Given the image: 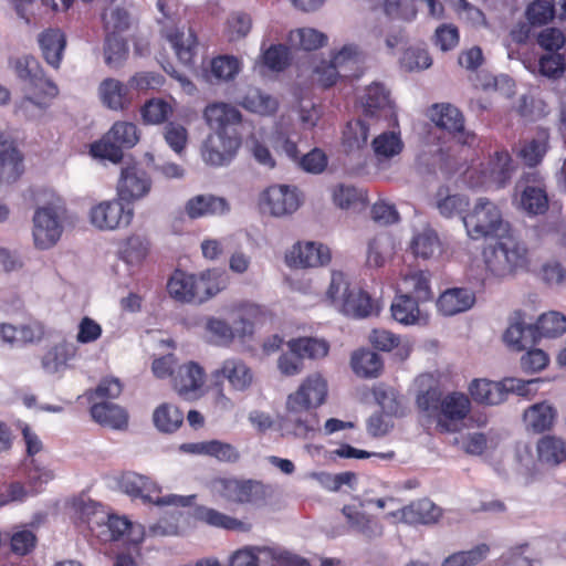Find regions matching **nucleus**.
<instances>
[{"label":"nucleus","mask_w":566,"mask_h":566,"mask_svg":"<svg viewBox=\"0 0 566 566\" xmlns=\"http://www.w3.org/2000/svg\"><path fill=\"white\" fill-rule=\"evenodd\" d=\"M326 379L318 373L308 375L297 389L286 397L281 428L297 438H313L321 431L316 412L327 397Z\"/></svg>","instance_id":"1"},{"label":"nucleus","mask_w":566,"mask_h":566,"mask_svg":"<svg viewBox=\"0 0 566 566\" xmlns=\"http://www.w3.org/2000/svg\"><path fill=\"white\" fill-rule=\"evenodd\" d=\"M486 270L497 277L513 276L530 270L532 260L526 244L513 237H505L483 251Z\"/></svg>","instance_id":"2"},{"label":"nucleus","mask_w":566,"mask_h":566,"mask_svg":"<svg viewBox=\"0 0 566 566\" xmlns=\"http://www.w3.org/2000/svg\"><path fill=\"white\" fill-rule=\"evenodd\" d=\"M120 490L134 499H140L144 503H153L157 506H191L195 495L182 496L176 494H167L164 496L154 495L160 492V488L148 476L129 471L123 473L119 479Z\"/></svg>","instance_id":"3"},{"label":"nucleus","mask_w":566,"mask_h":566,"mask_svg":"<svg viewBox=\"0 0 566 566\" xmlns=\"http://www.w3.org/2000/svg\"><path fill=\"white\" fill-rule=\"evenodd\" d=\"M468 235L473 240L495 237L507 231L500 208L488 198H479L463 218Z\"/></svg>","instance_id":"4"},{"label":"nucleus","mask_w":566,"mask_h":566,"mask_svg":"<svg viewBox=\"0 0 566 566\" xmlns=\"http://www.w3.org/2000/svg\"><path fill=\"white\" fill-rule=\"evenodd\" d=\"M139 140L138 128L130 122H116L103 138L91 147L93 156L118 163L123 149L134 147Z\"/></svg>","instance_id":"5"},{"label":"nucleus","mask_w":566,"mask_h":566,"mask_svg":"<svg viewBox=\"0 0 566 566\" xmlns=\"http://www.w3.org/2000/svg\"><path fill=\"white\" fill-rule=\"evenodd\" d=\"M214 495L226 502L234 504L258 505L268 496L265 485L254 480H239L234 478H219L211 482Z\"/></svg>","instance_id":"6"},{"label":"nucleus","mask_w":566,"mask_h":566,"mask_svg":"<svg viewBox=\"0 0 566 566\" xmlns=\"http://www.w3.org/2000/svg\"><path fill=\"white\" fill-rule=\"evenodd\" d=\"M535 381L534 379L523 381L516 378H505L502 381L474 379L469 390L472 398L479 403L499 405L506 399L510 392L525 396L527 394V387Z\"/></svg>","instance_id":"7"},{"label":"nucleus","mask_w":566,"mask_h":566,"mask_svg":"<svg viewBox=\"0 0 566 566\" xmlns=\"http://www.w3.org/2000/svg\"><path fill=\"white\" fill-rule=\"evenodd\" d=\"M64 208L60 203H50L35 210L33 216V240L36 248L45 250L56 244L63 227Z\"/></svg>","instance_id":"8"},{"label":"nucleus","mask_w":566,"mask_h":566,"mask_svg":"<svg viewBox=\"0 0 566 566\" xmlns=\"http://www.w3.org/2000/svg\"><path fill=\"white\" fill-rule=\"evenodd\" d=\"M302 205L298 189L287 185H272L259 198L261 211L282 218L293 214Z\"/></svg>","instance_id":"9"},{"label":"nucleus","mask_w":566,"mask_h":566,"mask_svg":"<svg viewBox=\"0 0 566 566\" xmlns=\"http://www.w3.org/2000/svg\"><path fill=\"white\" fill-rule=\"evenodd\" d=\"M9 67L13 70L17 77L24 83V91L30 93L40 92L44 95L56 96L57 87L46 78L39 61L31 55H21L9 60Z\"/></svg>","instance_id":"10"},{"label":"nucleus","mask_w":566,"mask_h":566,"mask_svg":"<svg viewBox=\"0 0 566 566\" xmlns=\"http://www.w3.org/2000/svg\"><path fill=\"white\" fill-rule=\"evenodd\" d=\"M134 216L132 208H126L123 199L102 201L90 210V221L102 231H114L130 224Z\"/></svg>","instance_id":"11"},{"label":"nucleus","mask_w":566,"mask_h":566,"mask_svg":"<svg viewBox=\"0 0 566 566\" xmlns=\"http://www.w3.org/2000/svg\"><path fill=\"white\" fill-rule=\"evenodd\" d=\"M202 326L208 342L218 346H228L235 337H244L252 333V324L242 315L234 318L232 324L219 317L208 316L205 317Z\"/></svg>","instance_id":"12"},{"label":"nucleus","mask_w":566,"mask_h":566,"mask_svg":"<svg viewBox=\"0 0 566 566\" xmlns=\"http://www.w3.org/2000/svg\"><path fill=\"white\" fill-rule=\"evenodd\" d=\"M240 145L239 134H210L201 147V156L207 165L226 166L233 160Z\"/></svg>","instance_id":"13"},{"label":"nucleus","mask_w":566,"mask_h":566,"mask_svg":"<svg viewBox=\"0 0 566 566\" xmlns=\"http://www.w3.org/2000/svg\"><path fill=\"white\" fill-rule=\"evenodd\" d=\"M431 122L440 129L446 130L458 143L470 145L474 140V135L464 127V117L455 106L442 103L436 104L430 109Z\"/></svg>","instance_id":"14"},{"label":"nucleus","mask_w":566,"mask_h":566,"mask_svg":"<svg viewBox=\"0 0 566 566\" xmlns=\"http://www.w3.org/2000/svg\"><path fill=\"white\" fill-rule=\"evenodd\" d=\"M442 516V509L429 499H420L409 505L394 510L386 514V517L394 523L409 525H432L439 522Z\"/></svg>","instance_id":"15"},{"label":"nucleus","mask_w":566,"mask_h":566,"mask_svg":"<svg viewBox=\"0 0 566 566\" xmlns=\"http://www.w3.org/2000/svg\"><path fill=\"white\" fill-rule=\"evenodd\" d=\"M285 261L289 266L293 268L323 266L331 261V251L322 243L298 242L286 253Z\"/></svg>","instance_id":"16"},{"label":"nucleus","mask_w":566,"mask_h":566,"mask_svg":"<svg viewBox=\"0 0 566 566\" xmlns=\"http://www.w3.org/2000/svg\"><path fill=\"white\" fill-rule=\"evenodd\" d=\"M203 118L213 134H238L235 126L241 123V113L235 106L219 102L206 106Z\"/></svg>","instance_id":"17"},{"label":"nucleus","mask_w":566,"mask_h":566,"mask_svg":"<svg viewBox=\"0 0 566 566\" xmlns=\"http://www.w3.org/2000/svg\"><path fill=\"white\" fill-rule=\"evenodd\" d=\"M150 188L151 180L144 169L135 165L122 169L117 185L120 199L126 201L142 199L150 191Z\"/></svg>","instance_id":"18"},{"label":"nucleus","mask_w":566,"mask_h":566,"mask_svg":"<svg viewBox=\"0 0 566 566\" xmlns=\"http://www.w3.org/2000/svg\"><path fill=\"white\" fill-rule=\"evenodd\" d=\"M203 384L205 371L193 361L180 366L174 376V388L185 399L199 398Z\"/></svg>","instance_id":"19"},{"label":"nucleus","mask_w":566,"mask_h":566,"mask_svg":"<svg viewBox=\"0 0 566 566\" xmlns=\"http://www.w3.org/2000/svg\"><path fill=\"white\" fill-rule=\"evenodd\" d=\"M21 156L9 134L0 127V186L15 181L22 174Z\"/></svg>","instance_id":"20"},{"label":"nucleus","mask_w":566,"mask_h":566,"mask_svg":"<svg viewBox=\"0 0 566 566\" xmlns=\"http://www.w3.org/2000/svg\"><path fill=\"white\" fill-rule=\"evenodd\" d=\"M469 398L460 392H452L442 399L438 416V426L446 431L457 430V422L463 420L470 411Z\"/></svg>","instance_id":"21"},{"label":"nucleus","mask_w":566,"mask_h":566,"mask_svg":"<svg viewBox=\"0 0 566 566\" xmlns=\"http://www.w3.org/2000/svg\"><path fill=\"white\" fill-rule=\"evenodd\" d=\"M360 105L365 117L380 119L391 115V103L388 91L379 83L366 87L360 96Z\"/></svg>","instance_id":"22"},{"label":"nucleus","mask_w":566,"mask_h":566,"mask_svg":"<svg viewBox=\"0 0 566 566\" xmlns=\"http://www.w3.org/2000/svg\"><path fill=\"white\" fill-rule=\"evenodd\" d=\"M538 339L534 325L527 324L521 313H515L509 325L504 340L516 352L531 348Z\"/></svg>","instance_id":"23"},{"label":"nucleus","mask_w":566,"mask_h":566,"mask_svg":"<svg viewBox=\"0 0 566 566\" xmlns=\"http://www.w3.org/2000/svg\"><path fill=\"white\" fill-rule=\"evenodd\" d=\"M212 375L216 379L219 377L226 378L231 388L238 391L247 390L253 382L251 368L243 360L238 358L226 359L220 368L216 369Z\"/></svg>","instance_id":"24"},{"label":"nucleus","mask_w":566,"mask_h":566,"mask_svg":"<svg viewBox=\"0 0 566 566\" xmlns=\"http://www.w3.org/2000/svg\"><path fill=\"white\" fill-rule=\"evenodd\" d=\"M557 417L556 408L547 401L530 406L523 413L525 428L534 433L551 430Z\"/></svg>","instance_id":"25"},{"label":"nucleus","mask_w":566,"mask_h":566,"mask_svg":"<svg viewBox=\"0 0 566 566\" xmlns=\"http://www.w3.org/2000/svg\"><path fill=\"white\" fill-rule=\"evenodd\" d=\"M185 210L189 218L197 219L207 216L224 214L230 210V206L222 197L198 195L187 201Z\"/></svg>","instance_id":"26"},{"label":"nucleus","mask_w":566,"mask_h":566,"mask_svg":"<svg viewBox=\"0 0 566 566\" xmlns=\"http://www.w3.org/2000/svg\"><path fill=\"white\" fill-rule=\"evenodd\" d=\"M98 97L104 106L113 111H124L129 104L128 87L123 82L107 77L97 88Z\"/></svg>","instance_id":"27"},{"label":"nucleus","mask_w":566,"mask_h":566,"mask_svg":"<svg viewBox=\"0 0 566 566\" xmlns=\"http://www.w3.org/2000/svg\"><path fill=\"white\" fill-rule=\"evenodd\" d=\"M355 285H352L346 275L342 272H333L326 291V300L340 313H358L348 303V297Z\"/></svg>","instance_id":"28"},{"label":"nucleus","mask_w":566,"mask_h":566,"mask_svg":"<svg viewBox=\"0 0 566 566\" xmlns=\"http://www.w3.org/2000/svg\"><path fill=\"white\" fill-rule=\"evenodd\" d=\"M475 302L474 293L468 289L453 287L443 292L438 298L437 306L446 316H452L468 311Z\"/></svg>","instance_id":"29"},{"label":"nucleus","mask_w":566,"mask_h":566,"mask_svg":"<svg viewBox=\"0 0 566 566\" xmlns=\"http://www.w3.org/2000/svg\"><path fill=\"white\" fill-rule=\"evenodd\" d=\"M378 403L381 406L382 410L387 413V416L384 415H373L368 419V432L373 437H381L385 436L390 428L392 427L391 420L388 417L389 415L397 413L398 411V403L394 397V392H387V391H378L376 394Z\"/></svg>","instance_id":"30"},{"label":"nucleus","mask_w":566,"mask_h":566,"mask_svg":"<svg viewBox=\"0 0 566 566\" xmlns=\"http://www.w3.org/2000/svg\"><path fill=\"white\" fill-rule=\"evenodd\" d=\"M226 279L218 270H207L193 274L195 303L201 304L226 287Z\"/></svg>","instance_id":"31"},{"label":"nucleus","mask_w":566,"mask_h":566,"mask_svg":"<svg viewBox=\"0 0 566 566\" xmlns=\"http://www.w3.org/2000/svg\"><path fill=\"white\" fill-rule=\"evenodd\" d=\"M91 416L97 423L115 430H124L128 424V415L118 405L102 401L91 407Z\"/></svg>","instance_id":"32"},{"label":"nucleus","mask_w":566,"mask_h":566,"mask_svg":"<svg viewBox=\"0 0 566 566\" xmlns=\"http://www.w3.org/2000/svg\"><path fill=\"white\" fill-rule=\"evenodd\" d=\"M371 148L377 164L385 167L390 159L402 151L403 143L399 133L382 132L373 139Z\"/></svg>","instance_id":"33"},{"label":"nucleus","mask_w":566,"mask_h":566,"mask_svg":"<svg viewBox=\"0 0 566 566\" xmlns=\"http://www.w3.org/2000/svg\"><path fill=\"white\" fill-rule=\"evenodd\" d=\"M195 516L198 521L212 527L238 532H249L251 530L249 523L207 506L197 507Z\"/></svg>","instance_id":"34"},{"label":"nucleus","mask_w":566,"mask_h":566,"mask_svg":"<svg viewBox=\"0 0 566 566\" xmlns=\"http://www.w3.org/2000/svg\"><path fill=\"white\" fill-rule=\"evenodd\" d=\"M403 295H410L418 302L430 301L433 296L429 274L424 271H410L405 274L399 285Z\"/></svg>","instance_id":"35"},{"label":"nucleus","mask_w":566,"mask_h":566,"mask_svg":"<svg viewBox=\"0 0 566 566\" xmlns=\"http://www.w3.org/2000/svg\"><path fill=\"white\" fill-rule=\"evenodd\" d=\"M539 463L554 468L566 461V441L559 437L545 436L536 446Z\"/></svg>","instance_id":"36"},{"label":"nucleus","mask_w":566,"mask_h":566,"mask_svg":"<svg viewBox=\"0 0 566 566\" xmlns=\"http://www.w3.org/2000/svg\"><path fill=\"white\" fill-rule=\"evenodd\" d=\"M39 43L45 61L53 67H59L66 40L59 29H49L39 35Z\"/></svg>","instance_id":"37"},{"label":"nucleus","mask_w":566,"mask_h":566,"mask_svg":"<svg viewBox=\"0 0 566 566\" xmlns=\"http://www.w3.org/2000/svg\"><path fill=\"white\" fill-rule=\"evenodd\" d=\"M343 514L349 526L368 539L380 537L384 533V527L378 521L353 506H344Z\"/></svg>","instance_id":"38"},{"label":"nucleus","mask_w":566,"mask_h":566,"mask_svg":"<svg viewBox=\"0 0 566 566\" xmlns=\"http://www.w3.org/2000/svg\"><path fill=\"white\" fill-rule=\"evenodd\" d=\"M53 97L40 92H25V95L15 103L14 113L25 119H38L44 115L49 107V101Z\"/></svg>","instance_id":"39"},{"label":"nucleus","mask_w":566,"mask_h":566,"mask_svg":"<svg viewBox=\"0 0 566 566\" xmlns=\"http://www.w3.org/2000/svg\"><path fill=\"white\" fill-rule=\"evenodd\" d=\"M350 366L354 373L364 378H374L380 374V356L369 349H358L352 354Z\"/></svg>","instance_id":"40"},{"label":"nucleus","mask_w":566,"mask_h":566,"mask_svg":"<svg viewBox=\"0 0 566 566\" xmlns=\"http://www.w3.org/2000/svg\"><path fill=\"white\" fill-rule=\"evenodd\" d=\"M287 348L292 354L304 358L321 359L327 356L329 345L324 339L313 337L292 338L287 342Z\"/></svg>","instance_id":"41"},{"label":"nucleus","mask_w":566,"mask_h":566,"mask_svg":"<svg viewBox=\"0 0 566 566\" xmlns=\"http://www.w3.org/2000/svg\"><path fill=\"white\" fill-rule=\"evenodd\" d=\"M394 242L387 233H379L367 243L366 264L369 268H381L391 255Z\"/></svg>","instance_id":"42"},{"label":"nucleus","mask_w":566,"mask_h":566,"mask_svg":"<svg viewBox=\"0 0 566 566\" xmlns=\"http://www.w3.org/2000/svg\"><path fill=\"white\" fill-rule=\"evenodd\" d=\"M410 247L416 256L427 260L440 251L441 244L433 229L423 228L413 235Z\"/></svg>","instance_id":"43"},{"label":"nucleus","mask_w":566,"mask_h":566,"mask_svg":"<svg viewBox=\"0 0 566 566\" xmlns=\"http://www.w3.org/2000/svg\"><path fill=\"white\" fill-rule=\"evenodd\" d=\"M155 427L166 433L176 431L184 421L182 412L170 403H161L153 413Z\"/></svg>","instance_id":"44"},{"label":"nucleus","mask_w":566,"mask_h":566,"mask_svg":"<svg viewBox=\"0 0 566 566\" xmlns=\"http://www.w3.org/2000/svg\"><path fill=\"white\" fill-rule=\"evenodd\" d=\"M332 198L335 206L340 209H354L366 202L365 191L349 184L334 186Z\"/></svg>","instance_id":"45"},{"label":"nucleus","mask_w":566,"mask_h":566,"mask_svg":"<svg viewBox=\"0 0 566 566\" xmlns=\"http://www.w3.org/2000/svg\"><path fill=\"white\" fill-rule=\"evenodd\" d=\"M169 295L182 303H195L193 274L177 271L167 284Z\"/></svg>","instance_id":"46"},{"label":"nucleus","mask_w":566,"mask_h":566,"mask_svg":"<svg viewBox=\"0 0 566 566\" xmlns=\"http://www.w3.org/2000/svg\"><path fill=\"white\" fill-rule=\"evenodd\" d=\"M489 553V545L481 543L468 551H459L447 556L441 566H476L488 557Z\"/></svg>","instance_id":"47"},{"label":"nucleus","mask_w":566,"mask_h":566,"mask_svg":"<svg viewBox=\"0 0 566 566\" xmlns=\"http://www.w3.org/2000/svg\"><path fill=\"white\" fill-rule=\"evenodd\" d=\"M270 558L272 551L268 547L244 546L231 555L229 566H260Z\"/></svg>","instance_id":"48"},{"label":"nucleus","mask_w":566,"mask_h":566,"mask_svg":"<svg viewBox=\"0 0 566 566\" xmlns=\"http://www.w3.org/2000/svg\"><path fill=\"white\" fill-rule=\"evenodd\" d=\"M418 303L410 295L397 296L391 304L392 317L405 325L416 324L420 315Z\"/></svg>","instance_id":"49"},{"label":"nucleus","mask_w":566,"mask_h":566,"mask_svg":"<svg viewBox=\"0 0 566 566\" xmlns=\"http://www.w3.org/2000/svg\"><path fill=\"white\" fill-rule=\"evenodd\" d=\"M538 338L548 337L554 338L563 335L566 332V317L559 312H548L542 314L534 325Z\"/></svg>","instance_id":"50"},{"label":"nucleus","mask_w":566,"mask_h":566,"mask_svg":"<svg viewBox=\"0 0 566 566\" xmlns=\"http://www.w3.org/2000/svg\"><path fill=\"white\" fill-rule=\"evenodd\" d=\"M370 118L363 115L361 118L347 124L344 132V144L349 149H359L366 145L370 132Z\"/></svg>","instance_id":"51"},{"label":"nucleus","mask_w":566,"mask_h":566,"mask_svg":"<svg viewBox=\"0 0 566 566\" xmlns=\"http://www.w3.org/2000/svg\"><path fill=\"white\" fill-rule=\"evenodd\" d=\"M72 346L61 343L52 347L42 358V368L48 374L59 373L73 357Z\"/></svg>","instance_id":"52"},{"label":"nucleus","mask_w":566,"mask_h":566,"mask_svg":"<svg viewBox=\"0 0 566 566\" xmlns=\"http://www.w3.org/2000/svg\"><path fill=\"white\" fill-rule=\"evenodd\" d=\"M290 42L295 48L313 51L322 48L327 42V36L316 29L302 28L290 33Z\"/></svg>","instance_id":"53"},{"label":"nucleus","mask_w":566,"mask_h":566,"mask_svg":"<svg viewBox=\"0 0 566 566\" xmlns=\"http://www.w3.org/2000/svg\"><path fill=\"white\" fill-rule=\"evenodd\" d=\"M169 41L176 51L178 59L189 64L192 61L195 50L197 46V39L191 29L185 31H177L175 34L169 35Z\"/></svg>","instance_id":"54"},{"label":"nucleus","mask_w":566,"mask_h":566,"mask_svg":"<svg viewBox=\"0 0 566 566\" xmlns=\"http://www.w3.org/2000/svg\"><path fill=\"white\" fill-rule=\"evenodd\" d=\"M242 106L250 112L269 115L276 111V101L258 88H251L242 99Z\"/></svg>","instance_id":"55"},{"label":"nucleus","mask_w":566,"mask_h":566,"mask_svg":"<svg viewBox=\"0 0 566 566\" xmlns=\"http://www.w3.org/2000/svg\"><path fill=\"white\" fill-rule=\"evenodd\" d=\"M149 243L139 234H133L126 239L120 248V255L128 264L140 263L148 253Z\"/></svg>","instance_id":"56"},{"label":"nucleus","mask_w":566,"mask_h":566,"mask_svg":"<svg viewBox=\"0 0 566 566\" xmlns=\"http://www.w3.org/2000/svg\"><path fill=\"white\" fill-rule=\"evenodd\" d=\"M512 171V159L509 153L499 151L490 163V182L501 188L510 180Z\"/></svg>","instance_id":"57"},{"label":"nucleus","mask_w":566,"mask_h":566,"mask_svg":"<svg viewBox=\"0 0 566 566\" xmlns=\"http://www.w3.org/2000/svg\"><path fill=\"white\" fill-rule=\"evenodd\" d=\"M469 201L462 195H443L439 191L437 195L436 207L440 214L446 218H453L460 216L468 207Z\"/></svg>","instance_id":"58"},{"label":"nucleus","mask_w":566,"mask_h":566,"mask_svg":"<svg viewBox=\"0 0 566 566\" xmlns=\"http://www.w3.org/2000/svg\"><path fill=\"white\" fill-rule=\"evenodd\" d=\"M252 28L251 15L243 11L232 12L227 21V33L230 41L245 38Z\"/></svg>","instance_id":"59"},{"label":"nucleus","mask_w":566,"mask_h":566,"mask_svg":"<svg viewBox=\"0 0 566 566\" xmlns=\"http://www.w3.org/2000/svg\"><path fill=\"white\" fill-rule=\"evenodd\" d=\"M80 517L86 522L92 531L95 527H103L106 523L107 512L94 501H82L77 506Z\"/></svg>","instance_id":"60"},{"label":"nucleus","mask_w":566,"mask_h":566,"mask_svg":"<svg viewBox=\"0 0 566 566\" xmlns=\"http://www.w3.org/2000/svg\"><path fill=\"white\" fill-rule=\"evenodd\" d=\"M521 206L528 213H543L547 208V197L538 187H526L521 197Z\"/></svg>","instance_id":"61"},{"label":"nucleus","mask_w":566,"mask_h":566,"mask_svg":"<svg viewBox=\"0 0 566 566\" xmlns=\"http://www.w3.org/2000/svg\"><path fill=\"white\" fill-rule=\"evenodd\" d=\"M240 71V61L232 55H220L211 61V72L222 81L232 80Z\"/></svg>","instance_id":"62"},{"label":"nucleus","mask_w":566,"mask_h":566,"mask_svg":"<svg viewBox=\"0 0 566 566\" xmlns=\"http://www.w3.org/2000/svg\"><path fill=\"white\" fill-rule=\"evenodd\" d=\"M565 65L564 55L559 53H547L539 57L538 71L541 75L556 80L563 76Z\"/></svg>","instance_id":"63"},{"label":"nucleus","mask_w":566,"mask_h":566,"mask_svg":"<svg viewBox=\"0 0 566 566\" xmlns=\"http://www.w3.org/2000/svg\"><path fill=\"white\" fill-rule=\"evenodd\" d=\"M554 15V6L547 0H535L526 9V18L532 25L547 24Z\"/></svg>","instance_id":"64"}]
</instances>
